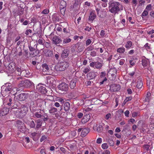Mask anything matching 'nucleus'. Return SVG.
Instances as JSON below:
<instances>
[{
	"mask_svg": "<svg viewBox=\"0 0 154 154\" xmlns=\"http://www.w3.org/2000/svg\"><path fill=\"white\" fill-rule=\"evenodd\" d=\"M109 11L112 13L117 14L121 9L120 7L122 5L119 2L112 0L109 2Z\"/></svg>",
	"mask_w": 154,
	"mask_h": 154,
	"instance_id": "1",
	"label": "nucleus"
},
{
	"mask_svg": "<svg viewBox=\"0 0 154 154\" xmlns=\"http://www.w3.org/2000/svg\"><path fill=\"white\" fill-rule=\"evenodd\" d=\"M12 90V84L10 83H7L2 87L1 94L3 97L9 96Z\"/></svg>",
	"mask_w": 154,
	"mask_h": 154,
	"instance_id": "2",
	"label": "nucleus"
},
{
	"mask_svg": "<svg viewBox=\"0 0 154 154\" xmlns=\"http://www.w3.org/2000/svg\"><path fill=\"white\" fill-rule=\"evenodd\" d=\"M37 43L36 44L35 42H32L30 43L28 46L30 51V56L32 57H35L39 54V51L37 48Z\"/></svg>",
	"mask_w": 154,
	"mask_h": 154,
	"instance_id": "3",
	"label": "nucleus"
},
{
	"mask_svg": "<svg viewBox=\"0 0 154 154\" xmlns=\"http://www.w3.org/2000/svg\"><path fill=\"white\" fill-rule=\"evenodd\" d=\"M28 108L24 105H22L20 109H17L16 112V116L19 118L23 117L26 114Z\"/></svg>",
	"mask_w": 154,
	"mask_h": 154,
	"instance_id": "4",
	"label": "nucleus"
},
{
	"mask_svg": "<svg viewBox=\"0 0 154 154\" xmlns=\"http://www.w3.org/2000/svg\"><path fill=\"white\" fill-rule=\"evenodd\" d=\"M69 65V63L67 62H61L58 65L57 70L60 71H64L68 67Z\"/></svg>",
	"mask_w": 154,
	"mask_h": 154,
	"instance_id": "5",
	"label": "nucleus"
},
{
	"mask_svg": "<svg viewBox=\"0 0 154 154\" xmlns=\"http://www.w3.org/2000/svg\"><path fill=\"white\" fill-rule=\"evenodd\" d=\"M45 102V106H52V100L49 99H45L44 101H43L41 99H38L36 101V103L37 106L39 107H41L42 106V104H38L39 103H42L43 102Z\"/></svg>",
	"mask_w": 154,
	"mask_h": 154,
	"instance_id": "6",
	"label": "nucleus"
},
{
	"mask_svg": "<svg viewBox=\"0 0 154 154\" xmlns=\"http://www.w3.org/2000/svg\"><path fill=\"white\" fill-rule=\"evenodd\" d=\"M15 67L14 63L11 62L10 63L9 65L6 67V69L8 72L11 73L14 72Z\"/></svg>",
	"mask_w": 154,
	"mask_h": 154,
	"instance_id": "7",
	"label": "nucleus"
},
{
	"mask_svg": "<svg viewBox=\"0 0 154 154\" xmlns=\"http://www.w3.org/2000/svg\"><path fill=\"white\" fill-rule=\"evenodd\" d=\"M17 124L18 127L20 131L24 132L26 131V128L24 123L21 121L20 120H17Z\"/></svg>",
	"mask_w": 154,
	"mask_h": 154,
	"instance_id": "8",
	"label": "nucleus"
},
{
	"mask_svg": "<svg viewBox=\"0 0 154 154\" xmlns=\"http://www.w3.org/2000/svg\"><path fill=\"white\" fill-rule=\"evenodd\" d=\"M58 88L60 90L62 91H66L68 90V85L65 82H62L58 86Z\"/></svg>",
	"mask_w": 154,
	"mask_h": 154,
	"instance_id": "9",
	"label": "nucleus"
},
{
	"mask_svg": "<svg viewBox=\"0 0 154 154\" xmlns=\"http://www.w3.org/2000/svg\"><path fill=\"white\" fill-rule=\"evenodd\" d=\"M96 11L97 13V16L100 18H104L106 16V11L100 10L98 8H96Z\"/></svg>",
	"mask_w": 154,
	"mask_h": 154,
	"instance_id": "10",
	"label": "nucleus"
},
{
	"mask_svg": "<svg viewBox=\"0 0 154 154\" xmlns=\"http://www.w3.org/2000/svg\"><path fill=\"white\" fill-rule=\"evenodd\" d=\"M110 87V90L113 92L119 91L121 88V86L119 85L116 84L111 85Z\"/></svg>",
	"mask_w": 154,
	"mask_h": 154,
	"instance_id": "11",
	"label": "nucleus"
},
{
	"mask_svg": "<svg viewBox=\"0 0 154 154\" xmlns=\"http://www.w3.org/2000/svg\"><path fill=\"white\" fill-rule=\"evenodd\" d=\"M38 91L42 94H45L47 92V89L45 86H42L41 85H38L36 87Z\"/></svg>",
	"mask_w": 154,
	"mask_h": 154,
	"instance_id": "12",
	"label": "nucleus"
},
{
	"mask_svg": "<svg viewBox=\"0 0 154 154\" xmlns=\"http://www.w3.org/2000/svg\"><path fill=\"white\" fill-rule=\"evenodd\" d=\"M98 75V73L94 71H91L87 75V78L89 79H94Z\"/></svg>",
	"mask_w": 154,
	"mask_h": 154,
	"instance_id": "13",
	"label": "nucleus"
},
{
	"mask_svg": "<svg viewBox=\"0 0 154 154\" xmlns=\"http://www.w3.org/2000/svg\"><path fill=\"white\" fill-rule=\"evenodd\" d=\"M96 16L95 11L94 10L90 12L88 20L90 21H91L92 22L96 18Z\"/></svg>",
	"mask_w": 154,
	"mask_h": 154,
	"instance_id": "14",
	"label": "nucleus"
},
{
	"mask_svg": "<svg viewBox=\"0 0 154 154\" xmlns=\"http://www.w3.org/2000/svg\"><path fill=\"white\" fill-rule=\"evenodd\" d=\"M52 41L54 44L57 45L61 43L62 40L59 37L55 35L52 38Z\"/></svg>",
	"mask_w": 154,
	"mask_h": 154,
	"instance_id": "15",
	"label": "nucleus"
},
{
	"mask_svg": "<svg viewBox=\"0 0 154 154\" xmlns=\"http://www.w3.org/2000/svg\"><path fill=\"white\" fill-rule=\"evenodd\" d=\"M27 94L25 93H21L17 96V99L20 101L24 100L26 98Z\"/></svg>",
	"mask_w": 154,
	"mask_h": 154,
	"instance_id": "16",
	"label": "nucleus"
},
{
	"mask_svg": "<svg viewBox=\"0 0 154 154\" xmlns=\"http://www.w3.org/2000/svg\"><path fill=\"white\" fill-rule=\"evenodd\" d=\"M93 129L94 130L96 129L98 132H101L102 131L103 128L102 125H100L98 123H96L94 125Z\"/></svg>",
	"mask_w": 154,
	"mask_h": 154,
	"instance_id": "17",
	"label": "nucleus"
},
{
	"mask_svg": "<svg viewBox=\"0 0 154 154\" xmlns=\"http://www.w3.org/2000/svg\"><path fill=\"white\" fill-rule=\"evenodd\" d=\"M43 52L45 56L46 57H51L53 55V51L49 49H44L43 51Z\"/></svg>",
	"mask_w": 154,
	"mask_h": 154,
	"instance_id": "18",
	"label": "nucleus"
},
{
	"mask_svg": "<svg viewBox=\"0 0 154 154\" xmlns=\"http://www.w3.org/2000/svg\"><path fill=\"white\" fill-rule=\"evenodd\" d=\"M41 69L42 71L44 72H48L49 70V68L48 65L46 63H43L42 65Z\"/></svg>",
	"mask_w": 154,
	"mask_h": 154,
	"instance_id": "19",
	"label": "nucleus"
},
{
	"mask_svg": "<svg viewBox=\"0 0 154 154\" xmlns=\"http://www.w3.org/2000/svg\"><path fill=\"white\" fill-rule=\"evenodd\" d=\"M90 129L88 128H85L82 129L81 133V136L82 137H85L89 132Z\"/></svg>",
	"mask_w": 154,
	"mask_h": 154,
	"instance_id": "20",
	"label": "nucleus"
},
{
	"mask_svg": "<svg viewBox=\"0 0 154 154\" xmlns=\"http://www.w3.org/2000/svg\"><path fill=\"white\" fill-rule=\"evenodd\" d=\"M69 50L67 49H64L62 52L61 57L62 58H65L67 57L68 56L69 53Z\"/></svg>",
	"mask_w": 154,
	"mask_h": 154,
	"instance_id": "21",
	"label": "nucleus"
},
{
	"mask_svg": "<svg viewBox=\"0 0 154 154\" xmlns=\"http://www.w3.org/2000/svg\"><path fill=\"white\" fill-rule=\"evenodd\" d=\"M25 80H22L19 82L18 84V87L19 88H20V89H23L24 88H26Z\"/></svg>",
	"mask_w": 154,
	"mask_h": 154,
	"instance_id": "22",
	"label": "nucleus"
},
{
	"mask_svg": "<svg viewBox=\"0 0 154 154\" xmlns=\"http://www.w3.org/2000/svg\"><path fill=\"white\" fill-rule=\"evenodd\" d=\"M63 107L66 112L69 111L70 107V104L68 102H65L63 104Z\"/></svg>",
	"mask_w": 154,
	"mask_h": 154,
	"instance_id": "23",
	"label": "nucleus"
},
{
	"mask_svg": "<svg viewBox=\"0 0 154 154\" xmlns=\"http://www.w3.org/2000/svg\"><path fill=\"white\" fill-rule=\"evenodd\" d=\"M35 122L36 124L35 129L38 130L42 126V120L41 119H38Z\"/></svg>",
	"mask_w": 154,
	"mask_h": 154,
	"instance_id": "24",
	"label": "nucleus"
},
{
	"mask_svg": "<svg viewBox=\"0 0 154 154\" xmlns=\"http://www.w3.org/2000/svg\"><path fill=\"white\" fill-rule=\"evenodd\" d=\"M77 82V80L76 79H72L70 82L69 87L72 89H73L76 86V83Z\"/></svg>",
	"mask_w": 154,
	"mask_h": 154,
	"instance_id": "25",
	"label": "nucleus"
},
{
	"mask_svg": "<svg viewBox=\"0 0 154 154\" xmlns=\"http://www.w3.org/2000/svg\"><path fill=\"white\" fill-rule=\"evenodd\" d=\"M136 87L137 88H140L142 87L143 83L142 79H138Z\"/></svg>",
	"mask_w": 154,
	"mask_h": 154,
	"instance_id": "26",
	"label": "nucleus"
},
{
	"mask_svg": "<svg viewBox=\"0 0 154 154\" xmlns=\"http://www.w3.org/2000/svg\"><path fill=\"white\" fill-rule=\"evenodd\" d=\"M54 105L57 108V110L59 111H61L63 109V104H60L58 102H56L54 103Z\"/></svg>",
	"mask_w": 154,
	"mask_h": 154,
	"instance_id": "27",
	"label": "nucleus"
},
{
	"mask_svg": "<svg viewBox=\"0 0 154 154\" xmlns=\"http://www.w3.org/2000/svg\"><path fill=\"white\" fill-rule=\"evenodd\" d=\"M8 109L6 107H4L1 110V116H4L7 114L8 113Z\"/></svg>",
	"mask_w": 154,
	"mask_h": 154,
	"instance_id": "28",
	"label": "nucleus"
},
{
	"mask_svg": "<svg viewBox=\"0 0 154 154\" xmlns=\"http://www.w3.org/2000/svg\"><path fill=\"white\" fill-rule=\"evenodd\" d=\"M33 84V83L28 80H25V85L26 88H27L31 87L32 85Z\"/></svg>",
	"mask_w": 154,
	"mask_h": 154,
	"instance_id": "29",
	"label": "nucleus"
},
{
	"mask_svg": "<svg viewBox=\"0 0 154 154\" xmlns=\"http://www.w3.org/2000/svg\"><path fill=\"white\" fill-rule=\"evenodd\" d=\"M31 137L32 138L33 140L35 141H36L38 140V134L36 132L32 133L31 134Z\"/></svg>",
	"mask_w": 154,
	"mask_h": 154,
	"instance_id": "30",
	"label": "nucleus"
},
{
	"mask_svg": "<svg viewBox=\"0 0 154 154\" xmlns=\"http://www.w3.org/2000/svg\"><path fill=\"white\" fill-rule=\"evenodd\" d=\"M7 104L9 106H10L12 109L17 108V105L15 103V101L14 100H13L12 103H8Z\"/></svg>",
	"mask_w": 154,
	"mask_h": 154,
	"instance_id": "31",
	"label": "nucleus"
},
{
	"mask_svg": "<svg viewBox=\"0 0 154 154\" xmlns=\"http://www.w3.org/2000/svg\"><path fill=\"white\" fill-rule=\"evenodd\" d=\"M66 4L65 1L63 0H62L60 1V8H66Z\"/></svg>",
	"mask_w": 154,
	"mask_h": 154,
	"instance_id": "32",
	"label": "nucleus"
},
{
	"mask_svg": "<svg viewBox=\"0 0 154 154\" xmlns=\"http://www.w3.org/2000/svg\"><path fill=\"white\" fill-rule=\"evenodd\" d=\"M57 108L53 106H51L50 109H49V112L50 114H53L57 112Z\"/></svg>",
	"mask_w": 154,
	"mask_h": 154,
	"instance_id": "33",
	"label": "nucleus"
},
{
	"mask_svg": "<svg viewBox=\"0 0 154 154\" xmlns=\"http://www.w3.org/2000/svg\"><path fill=\"white\" fill-rule=\"evenodd\" d=\"M103 66V64L102 63L99 62L98 61L95 62V67L94 68L97 69H100Z\"/></svg>",
	"mask_w": 154,
	"mask_h": 154,
	"instance_id": "34",
	"label": "nucleus"
},
{
	"mask_svg": "<svg viewBox=\"0 0 154 154\" xmlns=\"http://www.w3.org/2000/svg\"><path fill=\"white\" fill-rule=\"evenodd\" d=\"M144 58H143L142 60V65L144 67H145L147 65L148 60L146 59L145 57H144Z\"/></svg>",
	"mask_w": 154,
	"mask_h": 154,
	"instance_id": "35",
	"label": "nucleus"
},
{
	"mask_svg": "<svg viewBox=\"0 0 154 154\" xmlns=\"http://www.w3.org/2000/svg\"><path fill=\"white\" fill-rule=\"evenodd\" d=\"M42 113L41 112V111L39 112H36L34 113V117L37 118H41L42 116Z\"/></svg>",
	"mask_w": 154,
	"mask_h": 154,
	"instance_id": "36",
	"label": "nucleus"
},
{
	"mask_svg": "<svg viewBox=\"0 0 154 154\" xmlns=\"http://www.w3.org/2000/svg\"><path fill=\"white\" fill-rule=\"evenodd\" d=\"M84 48V46L83 45L81 44H79L78 48L79 52H80L83 51Z\"/></svg>",
	"mask_w": 154,
	"mask_h": 154,
	"instance_id": "37",
	"label": "nucleus"
},
{
	"mask_svg": "<svg viewBox=\"0 0 154 154\" xmlns=\"http://www.w3.org/2000/svg\"><path fill=\"white\" fill-rule=\"evenodd\" d=\"M125 50V48L124 47H121L117 49V51L118 52L121 53H124Z\"/></svg>",
	"mask_w": 154,
	"mask_h": 154,
	"instance_id": "38",
	"label": "nucleus"
},
{
	"mask_svg": "<svg viewBox=\"0 0 154 154\" xmlns=\"http://www.w3.org/2000/svg\"><path fill=\"white\" fill-rule=\"evenodd\" d=\"M132 43L130 41H128L127 42V43L125 45V47L127 48H129L131 47L132 46Z\"/></svg>",
	"mask_w": 154,
	"mask_h": 154,
	"instance_id": "39",
	"label": "nucleus"
},
{
	"mask_svg": "<svg viewBox=\"0 0 154 154\" xmlns=\"http://www.w3.org/2000/svg\"><path fill=\"white\" fill-rule=\"evenodd\" d=\"M35 124L33 120H32L30 123L29 127L31 128H35Z\"/></svg>",
	"mask_w": 154,
	"mask_h": 154,
	"instance_id": "40",
	"label": "nucleus"
},
{
	"mask_svg": "<svg viewBox=\"0 0 154 154\" xmlns=\"http://www.w3.org/2000/svg\"><path fill=\"white\" fill-rule=\"evenodd\" d=\"M48 136L47 135H43L41 137L40 139V141L41 142L45 141L47 139Z\"/></svg>",
	"mask_w": 154,
	"mask_h": 154,
	"instance_id": "41",
	"label": "nucleus"
},
{
	"mask_svg": "<svg viewBox=\"0 0 154 154\" xmlns=\"http://www.w3.org/2000/svg\"><path fill=\"white\" fill-rule=\"evenodd\" d=\"M71 41V39L70 38H66L64 39L63 41V44H65L70 42Z\"/></svg>",
	"mask_w": 154,
	"mask_h": 154,
	"instance_id": "42",
	"label": "nucleus"
},
{
	"mask_svg": "<svg viewBox=\"0 0 154 154\" xmlns=\"http://www.w3.org/2000/svg\"><path fill=\"white\" fill-rule=\"evenodd\" d=\"M16 70L17 71V72H18V75H21L22 72L23 71V69L19 67H17L16 68Z\"/></svg>",
	"mask_w": 154,
	"mask_h": 154,
	"instance_id": "43",
	"label": "nucleus"
},
{
	"mask_svg": "<svg viewBox=\"0 0 154 154\" xmlns=\"http://www.w3.org/2000/svg\"><path fill=\"white\" fill-rule=\"evenodd\" d=\"M65 10L66 8H60V12L63 15H64Z\"/></svg>",
	"mask_w": 154,
	"mask_h": 154,
	"instance_id": "44",
	"label": "nucleus"
},
{
	"mask_svg": "<svg viewBox=\"0 0 154 154\" xmlns=\"http://www.w3.org/2000/svg\"><path fill=\"white\" fill-rule=\"evenodd\" d=\"M90 70V68H86L84 69L83 71L84 73L85 74H86Z\"/></svg>",
	"mask_w": 154,
	"mask_h": 154,
	"instance_id": "45",
	"label": "nucleus"
},
{
	"mask_svg": "<svg viewBox=\"0 0 154 154\" xmlns=\"http://www.w3.org/2000/svg\"><path fill=\"white\" fill-rule=\"evenodd\" d=\"M42 117H43L42 119H43L44 121H45L47 120L48 119V116L46 114H44L42 115Z\"/></svg>",
	"mask_w": 154,
	"mask_h": 154,
	"instance_id": "46",
	"label": "nucleus"
},
{
	"mask_svg": "<svg viewBox=\"0 0 154 154\" xmlns=\"http://www.w3.org/2000/svg\"><path fill=\"white\" fill-rule=\"evenodd\" d=\"M148 12L146 10H145L143 12V13L142 14L141 16H145L146 15H147L148 14Z\"/></svg>",
	"mask_w": 154,
	"mask_h": 154,
	"instance_id": "47",
	"label": "nucleus"
},
{
	"mask_svg": "<svg viewBox=\"0 0 154 154\" xmlns=\"http://www.w3.org/2000/svg\"><path fill=\"white\" fill-rule=\"evenodd\" d=\"M102 147L103 149H106L108 146L106 143H104L102 145Z\"/></svg>",
	"mask_w": 154,
	"mask_h": 154,
	"instance_id": "48",
	"label": "nucleus"
},
{
	"mask_svg": "<svg viewBox=\"0 0 154 154\" xmlns=\"http://www.w3.org/2000/svg\"><path fill=\"white\" fill-rule=\"evenodd\" d=\"M106 75V73L105 72H102L101 73L100 76L101 78H105Z\"/></svg>",
	"mask_w": 154,
	"mask_h": 154,
	"instance_id": "49",
	"label": "nucleus"
},
{
	"mask_svg": "<svg viewBox=\"0 0 154 154\" xmlns=\"http://www.w3.org/2000/svg\"><path fill=\"white\" fill-rule=\"evenodd\" d=\"M49 12V10L48 9H44L41 13L43 14H47Z\"/></svg>",
	"mask_w": 154,
	"mask_h": 154,
	"instance_id": "50",
	"label": "nucleus"
},
{
	"mask_svg": "<svg viewBox=\"0 0 154 154\" xmlns=\"http://www.w3.org/2000/svg\"><path fill=\"white\" fill-rule=\"evenodd\" d=\"M24 9L21 8L18 12V15H21L23 14Z\"/></svg>",
	"mask_w": 154,
	"mask_h": 154,
	"instance_id": "51",
	"label": "nucleus"
},
{
	"mask_svg": "<svg viewBox=\"0 0 154 154\" xmlns=\"http://www.w3.org/2000/svg\"><path fill=\"white\" fill-rule=\"evenodd\" d=\"M102 140L101 138H98L96 140V143L98 144H100L102 143Z\"/></svg>",
	"mask_w": 154,
	"mask_h": 154,
	"instance_id": "52",
	"label": "nucleus"
},
{
	"mask_svg": "<svg viewBox=\"0 0 154 154\" xmlns=\"http://www.w3.org/2000/svg\"><path fill=\"white\" fill-rule=\"evenodd\" d=\"M97 53L96 52L94 51H93L91 53L90 55L91 56L94 57L96 55Z\"/></svg>",
	"mask_w": 154,
	"mask_h": 154,
	"instance_id": "53",
	"label": "nucleus"
},
{
	"mask_svg": "<svg viewBox=\"0 0 154 154\" xmlns=\"http://www.w3.org/2000/svg\"><path fill=\"white\" fill-rule=\"evenodd\" d=\"M144 46L146 49H149L150 48V46L149 45L148 43H146Z\"/></svg>",
	"mask_w": 154,
	"mask_h": 154,
	"instance_id": "54",
	"label": "nucleus"
},
{
	"mask_svg": "<svg viewBox=\"0 0 154 154\" xmlns=\"http://www.w3.org/2000/svg\"><path fill=\"white\" fill-rule=\"evenodd\" d=\"M139 3L140 5H143L145 2L144 0H139Z\"/></svg>",
	"mask_w": 154,
	"mask_h": 154,
	"instance_id": "55",
	"label": "nucleus"
},
{
	"mask_svg": "<svg viewBox=\"0 0 154 154\" xmlns=\"http://www.w3.org/2000/svg\"><path fill=\"white\" fill-rule=\"evenodd\" d=\"M105 34V31L103 30H101L100 31V35L101 37H103Z\"/></svg>",
	"mask_w": 154,
	"mask_h": 154,
	"instance_id": "56",
	"label": "nucleus"
},
{
	"mask_svg": "<svg viewBox=\"0 0 154 154\" xmlns=\"http://www.w3.org/2000/svg\"><path fill=\"white\" fill-rule=\"evenodd\" d=\"M91 42V41L90 39H88L87 40L86 42V45L87 46L89 45Z\"/></svg>",
	"mask_w": 154,
	"mask_h": 154,
	"instance_id": "57",
	"label": "nucleus"
},
{
	"mask_svg": "<svg viewBox=\"0 0 154 154\" xmlns=\"http://www.w3.org/2000/svg\"><path fill=\"white\" fill-rule=\"evenodd\" d=\"M32 32V31L31 29H27L26 31L25 34L26 35H29V32L30 33H31Z\"/></svg>",
	"mask_w": 154,
	"mask_h": 154,
	"instance_id": "58",
	"label": "nucleus"
},
{
	"mask_svg": "<svg viewBox=\"0 0 154 154\" xmlns=\"http://www.w3.org/2000/svg\"><path fill=\"white\" fill-rule=\"evenodd\" d=\"M132 99V97H127L125 99V101H126L127 102L129 101V100H131Z\"/></svg>",
	"mask_w": 154,
	"mask_h": 154,
	"instance_id": "59",
	"label": "nucleus"
},
{
	"mask_svg": "<svg viewBox=\"0 0 154 154\" xmlns=\"http://www.w3.org/2000/svg\"><path fill=\"white\" fill-rule=\"evenodd\" d=\"M44 40L43 39H39L38 41V43L40 45H43V43Z\"/></svg>",
	"mask_w": 154,
	"mask_h": 154,
	"instance_id": "60",
	"label": "nucleus"
},
{
	"mask_svg": "<svg viewBox=\"0 0 154 154\" xmlns=\"http://www.w3.org/2000/svg\"><path fill=\"white\" fill-rule=\"evenodd\" d=\"M83 116V114L81 112H79L78 113L77 116L79 118H81Z\"/></svg>",
	"mask_w": 154,
	"mask_h": 154,
	"instance_id": "61",
	"label": "nucleus"
},
{
	"mask_svg": "<svg viewBox=\"0 0 154 154\" xmlns=\"http://www.w3.org/2000/svg\"><path fill=\"white\" fill-rule=\"evenodd\" d=\"M149 147V146L148 145H144V148L146 149V150H148Z\"/></svg>",
	"mask_w": 154,
	"mask_h": 154,
	"instance_id": "62",
	"label": "nucleus"
},
{
	"mask_svg": "<svg viewBox=\"0 0 154 154\" xmlns=\"http://www.w3.org/2000/svg\"><path fill=\"white\" fill-rule=\"evenodd\" d=\"M111 116V114L110 113H108L106 114L105 116V119L106 120H108L109 119V118Z\"/></svg>",
	"mask_w": 154,
	"mask_h": 154,
	"instance_id": "63",
	"label": "nucleus"
},
{
	"mask_svg": "<svg viewBox=\"0 0 154 154\" xmlns=\"http://www.w3.org/2000/svg\"><path fill=\"white\" fill-rule=\"evenodd\" d=\"M103 154H110V152L109 150H106L104 151L102 153Z\"/></svg>",
	"mask_w": 154,
	"mask_h": 154,
	"instance_id": "64",
	"label": "nucleus"
}]
</instances>
